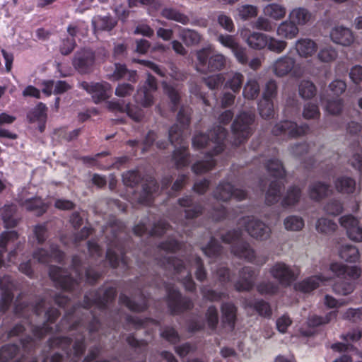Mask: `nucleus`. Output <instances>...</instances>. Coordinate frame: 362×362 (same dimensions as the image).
Here are the masks:
<instances>
[{"label": "nucleus", "instance_id": "1", "mask_svg": "<svg viewBox=\"0 0 362 362\" xmlns=\"http://www.w3.org/2000/svg\"><path fill=\"white\" fill-rule=\"evenodd\" d=\"M226 137V129L217 125L211 129L208 134H196L192 139V146L196 149L207 148L206 160L194 163L192 170L195 174H202L210 170L214 165L215 161L212 157L222 152L224 149V141Z\"/></svg>", "mask_w": 362, "mask_h": 362}, {"label": "nucleus", "instance_id": "2", "mask_svg": "<svg viewBox=\"0 0 362 362\" xmlns=\"http://www.w3.org/2000/svg\"><path fill=\"white\" fill-rule=\"evenodd\" d=\"M72 270L76 277L67 270L62 269L61 267L52 266L49 268V274L50 279L55 284V286L65 291H73L78 286V280L85 279L88 284H94L100 274L92 268L86 267L81 259L75 255L72 258Z\"/></svg>", "mask_w": 362, "mask_h": 362}, {"label": "nucleus", "instance_id": "3", "mask_svg": "<svg viewBox=\"0 0 362 362\" xmlns=\"http://www.w3.org/2000/svg\"><path fill=\"white\" fill-rule=\"evenodd\" d=\"M190 111L187 107H181L177 114V121L180 124H175L169 130V141L175 146H180L174 151L173 160L177 168L185 167L189 164L188 153L184 144V129L189 123Z\"/></svg>", "mask_w": 362, "mask_h": 362}, {"label": "nucleus", "instance_id": "4", "mask_svg": "<svg viewBox=\"0 0 362 362\" xmlns=\"http://www.w3.org/2000/svg\"><path fill=\"white\" fill-rule=\"evenodd\" d=\"M196 69L200 73L218 71L226 65V57L215 52L211 47L200 49L196 52Z\"/></svg>", "mask_w": 362, "mask_h": 362}, {"label": "nucleus", "instance_id": "5", "mask_svg": "<svg viewBox=\"0 0 362 362\" xmlns=\"http://www.w3.org/2000/svg\"><path fill=\"white\" fill-rule=\"evenodd\" d=\"M243 232L240 228L230 230L221 235L222 241L225 243H233L231 252L236 257L249 262H255L256 255L255 250L247 241L240 240Z\"/></svg>", "mask_w": 362, "mask_h": 362}, {"label": "nucleus", "instance_id": "6", "mask_svg": "<svg viewBox=\"0 0 362 362\" xmlns=\"http://www.w3.org/2000/svg\"><path fill=\"white\" fill-rule=\"evenodd\" d=\"M165 268L173 269L175 274H177V277L182 284L185 287L186 291L192 292L195 288V283L192 279L191 272L188 267L182 260L174 258L172 256L164 257L162 263Z\"/></svg>", "mask_w": 362, "mask_h": 362}, {"label": "nucleus", "instance_id": "7", "mask_svg": "<svg viewBox=\"0 0 362 362\" xmlns=\"http://www.w3.org/2000/svg\"><path fill=\"white\" fill-rule=\"evenodd\" d=\"M239 225L244 227L247 233L257 241H266L271 237V228L262 221L255 217H243L240 219Z\"/></svg>", "mask_w": 362, "mask_h": 362}, {"label": "nucleus", "instance_id": "8", "mask_svg": "<svg viewBox=\"0 0 362 362\" xmlns=\"http://www.w3.org/2000/svg\"><path fill=\"white\" fill-rule=\"evenodd\" d=\"M255 119L252 112H242L234 120L232 132L234 136L233 144L238 146L244 142L252 134L251 124Z\"/></svg>", "mask_w": 362, "mask_h": 362}, {"label": "nucleus", "instance_id": "9", "mask_svg": "<svg viewBox=\"0 0 362 362\" xmlns=\"http://www.w3.org/2000/svg\"><path fill=\"white\" fill-rule=\"evenodd\" d=\"M308 130L309 127L306 124L298 125L294 122L284 120L276 124L272 132L275 136L296 138L306 134Z\"/></svg>", "mask_w": 362, "mask_h": 362}, {"label": "nucleus", "instance_id": "10", "mask_svg": "<svg viewBox=\"0 0 362 362\" xmlns=\"http://www.w3.org/2000/svg\"><path fill=\"white\" fill-rule=\"evenodd\" d=\"M272 277L283 286L287 287L296 280L298 273L286 264L279 262L275 263L269 271Z\"/></svg>", "mask_w": 362, "mask_h": 362}, {"label": "nucleus", "instance_id": "11", "mask_svg": "<svg viewBox=\"0 0 362 362\" xmlns=\"http://www.w3.org/2000/svg\"><path fill=\"white\" fill-rule=\"evenodd\" d=\"M95 53L90 49L77 51L73 59V66L81 74L90 72L95 64Z\"/></svg>", "mask_w": 362, "mask_h": 362}, {"label": "nucleus", "instance_id": "12", "mask_svg": "<svg viewBox=\"0 0 362 362\" xmlns=\"http://www.w3.org/2000/svg\"><path fill=\"white\" fill-rule=\"evenodd\" d=\"M247 194L245 191L240 189H235L233 186L228 182H221L213 192L214 199L228 202L231 198H235L241 201L246 198Z\"/></svg>", "mask_w": 362, "mask_h": 362}, {"label": "nucleus", "instance_id": "13", "mask_svg": "<svg viewBox=\"0 0 362 362\" xmlns=\"http://www.w3.org/2000/svg\"><path fill=\"white\" fill-rule=\"evenodd\" d=\"M339 223L346 232L348 238L356 243L362 242V226L358 218L349 214L341 216Z\"/></svg>", "mask_w": 362, "mask_h": 362}, {"label": "nucleus", "instance_id": "14", "mask_svg": "<svg viewBox=\"0 0 362 362\" xmlns=\"http://www.w3.org/2000/svg\"><path fill=\"white\" fill-rule=\"evenodd\" d=\"M80 86L88 93L92 94L95 103L108 98L111 94V86L108 83H88L83 81Z\"/></svg>", "mask_w": 362, "mask_h": 362}, {"label": "nucleus", "instance_id": "15", "mask_svg": "<svg viewBox=\"0 0 362 362\" xmlns=\"http://www.w3.org/2000/svg\"><path fill=\"white\" fill-rule=\"evenodd\" d=\"M18 233L14 230L4 232L0 235V268L2 267H8V263L14 262L15 257L17 255V249L11 251L8 255V259L6 262L4 259V253L6 250V245L10 242H13L18 239Z\"/></svg>", "mask_w": 362, "mask_h": 362}, {"label": "nucleus", "instance_id": "16", "mask_svg": "<svg viewBox=\"0 0 362 362\" xmlns=\"http://www.w3.org/2000/svg\"><path fill=\"white\" fill-rule=\"evenodd\" d=\"M179 205L185 209L181 212L179 218H175L176 220L180 221L182 224L185 225L184 218L187 220L192 219L199 216L203 211V208L200 204L192 206V199L191 197L186 196L178 199Z\"/></svg>", "mask_w": 362, "mask_h": 362}, {"label": "nucleus", "instance_id": "17", "mask_svg": "<svg viewBox=\"0 0 362 362\" xmlns=\"http://www.w3.org/2000/svg\"><path fill=\"white\" fill-rule=\"evenodd\" d=\"M55 344L60 346L62 349L66 351V354L70 357L71 354H73V358L71 361L73 362H76L85 350V346L83 344V339H77L74 344L73 345V349L71 350V353L67 351V349L70 346L71 344V339L70 338L63 337H58L55 339L54 342Z\"/></svg>", "mask_w": 362, "mask_h": 362}, {"label": "nucleus", "instance_id": "18", "mask_svg": "<svg viewBox=\"0 0 362 362\" xmlns=\"http://www.w3.org/2000/svg\"><path fill=\"white\" fill-rule=\"evenodd\" d=\"M255 271L252 267H244L239 272V279L234 286L238 292H248L254 285Z\"/></svg>", "mask_w": 362, "mask_h": 362}, {"label": "nucleus", "instance_id": "19", "mask_svg": "<svg viewBox=\"0 0 362 362\" xmlns=\"http://www.w3.org/2000/svg\"><path fill=\"white\" fill-rule=\"evenodd\" d=\"M107 107L111 110L126 112L128 116L136 122H140L144 116V112L141 108L131 103H127L124 107L118 101H109L107 103Z\"/></svg>", "mask_w": 362, "mask_h": 362}, {"label": "nucleus", "instance_id": "20", "mask_svg": "<svg viewBox=\"0 0 362 362\" xmlns=\"http://www.w3.org/2000/svg\"><path fill=\"white\" fill-rule=\"evenodd\" d=\"M49 250V252L42 248L37 249L33 253V258L40 263H48L52 259L59 262L63 259L64 255L57 245L51 244Z\"/></svg>", "mask_w": 362, "mask_h": 362}, {"label": "nucleus", "instance_id": "21", "mask_svg": "<svg viewBox=\"0 0 362 362\" xmlns=\"http://www.w3.org/2000/svg\"><path fill=\"white\" fill-rule=\"evenodd\" d=\"M158 189L156 181L153 178L150 177L142 185L141 192L139 195L135 194V197L139 203L149 204L153 200L154 194L158 191Z\"/></svg>", "mask_w": 362, "mask_h": 362}, {"label": "nucleus", "instance_id": "22", "mask_svg": "<svg viewBox=\"0 0 362 362\" xmlns=\"http://www.w3.org/2000/svg\"><path fill=\"white\" fill-rule=\"evenodd\" d=\"M329 279V278L322 275L313 276L296 284L295 290L298 292L310 293L321 285H323Z\"/></svg>", "mask_w": 362, "mask_h": 362}, {"label": "nucleus", "instance_id": "23", "mask_svg": "<svg viewBox=\"0 0 362 362\" xmlns=\"http://www.w3.org/2000/svg\"><path fill=\"white\" fill-rule=\"evenodd\" d=\"M330 37L334 42L343 46H349L354 40L352 31L344 26L334 28L330 33Z\"/></svg>", "mask_w": 362, "mask_h": 362}, {"label": "nucleus", "instance_id": "24", "mask_svg": "<svg viewBox=\"0 0 362 362\" xmlns=\"http://www.w3.org/2000/svg\"><path fill=\"white\" fill-rule=\"evenodd\" d=\"M296 61L294 58L284 55L279 57L274 62L272 69L276 76H284L293 70Z\"/></svg>", "mask_w": 362, "mask_h": 362}, {"label": "nucleus", "instance_id": "25", "mask_svg": "<svg viewBox=\"0 0 362 362\" xmlns=\"http://www.w3.org/2000/svg\"><path fill=\"white\" fill-rule=\"evenodd\" d=\"M330 269L337 276H341L348 280H355L361 275V269L356 266L347 267L341 264L334 263L331 264Z\"/></svg>", "mask_w": 362, "mask_h": 362}, {"label": "nucleus", "instance_id": "26", "mask_svg": "<svg viewBox=\"0 0 362 362\" xmlns=\"http://www.w3.org/2000/svg\"><path fill=\"white\" fill-rule=\"evenodd\" d=\"M167 303L173 314H177L192 307L191 300L183 296H168Z\"/></svg>", "mask_w": 362, "mask_h": 362}, {"label": "nucleus", "instance_id": "27", "mask_svg": "<svg viewBox=\"0 0 362 362\" xmlns=\"http://www.w3.org/2000/svg\"><path fill=\"white\" fill-rule=\"evenodd\" d=\"M119 301L129 310L141 312L147 308V300L145 296H120Z\"/></svg>", "mask_w": 362, "mask_h": 362}, {"label": "nucleus", "instance_id": "28", "mask_svg": "<svg viewBox=\"0 0 362 362\" xmlns=\"http://www.w3.org/2000/svg\"><path fill=\"white\" fill-rule=\"evenodd\" d=\"M169 228V224L165 221H160L153 227L148 230L144 223H141L134 228V233L137 235H142L146 233L151 235H161L165 233Z\"/></svg>", "mask_w": 362, "mask_h": 362}, {"label": "nucleus", "instance_id": "29", "mask_svg": "<svg viewBox=\"0 0 362 362\" xmlns=\"http://www.w3.org/2000/svg\"><path fill=\"white\" fill-rule=\"evenodd\" d=\"M337 191L341 194H354L356 191V183L354 178L348 176H340L334 181Z\"/></svg>", "mask_w": 362, "mask_h": 362}, {"label": "nucleus", "instance_id": "30", "mask_svg": "<svg viewBox=\"0 0 362 362\" xmlns=\"http://www.w3.org/2000/svg\"><path fill=\"white\" fill-rule=\"evenodd\" d=\"M222 322L233 329L236 321L237 308L230 302L223 303L221 307Z\"/></svg>", "mask_w": 362, "mask_h": 362}, {"label": "nucleus", "instance_id": "31", "mask_svg": "<svg viewBox=\"0 0 362 362\" xmlns=\"http://www.w3.org/2000/svg\"><path fill=\"white\" fill-rule=\"evenodd\" d=\"M296 48L300 57H308L316 52L317 45L313 40L308 38H303L296 42Z\"/></svg>", "mask_w": 362, "mask_h": 362}, {"label": "nucleus", "instance_id": "32", "mask_svg": "<svg viewBox=\"0 0 362 362\" xmlns=\"http://www.w3.org/2000/svg\"><path fill=\"white\" fill-rule=\"evenodd\" d=\"M330 192L329 185L322 182H315L309 187V196L310 199L316 201L327 197Z\"/></svg>", "mask_w": 362, "mask_h": 362}, {"label": "nucleus", "instance_id": "33", "mask_svg": "<svg viewBox=\"0 0 362 362\" xmlns=\"http://www.w3.org/2000/svg\"><path fill=\"white\" fill-rule=\"evenodd\" d=\"M20 204L25 208L27 211H33L37 216H40L47 210L46 205L39 197L32 199H21Z\"/></svg>", "mask_w": 362, "mask_h": 362}, {"label": "nucleus", "instance_id": "34", "mask_svg": "<svg viewBox=\"0 0 362 362\" xmlns=\"http://www.w3.org/2000/svg\"><path fill=\"white\" fill-rule=\"evenodd\" d=\"M134 102L143 107H148L153 104V96L147 88L146 86H141L138 88L136 94L134 95Z\"/></svg>", "mask_w": 362, "mask_h": 362}, {"label": "nucleus", "instance_id": "35", "mask_svg": "<svg viewBox=\"0 0 362 362\" xmlns=\"http://www.w3.org/2000/svg\"><path fill=\"white\" fill-rule=\"evenodd\" d=\"M298 32V27L291 21L282 22L276 30V33L279 37L288 40L296 37Z\"/></svg>", "mask_w": 362, "mask_h": 362}, {"label": "nucleus", "instance_id": "36", "mask_svg": "<svg viewBox=\"0 0 362 362\" xmlns=\"http://www.w3.org/2000/svg\"><path fill=\"white\" fill-rule=\"evenodd\" d=\"M245 77L243 74L238 71L230 72L226 78L225 88L230 89L234 93L240 90Z\"/></svg>", "mask_w": 362, "mask_h": 362}, {"label": "nucleus", "instance_id": "37", "mask_svg": "<svg viewBox=\"0 0 362 362\" xmlns=\"http://www.w3.org/2000/svg\"><path fill=\"white\" fill-rule=\"evenodd\" d=\"M301 197V189L296 186L289 187L281 200V206L284 208L295 206Z\"/></svg>", "mask_w": 362, "mask_h": 362}, {"label": "nucleus", "instance_id": "38", "mask_svg": "<svg viewBox=\"0 0 362 362\" xmlns=\"http://www.w3.org/2000/svg\"><path fill=\"white\" fill-rule=\"evenodd\" d=\"M116 241H113L109 245L107 250L106 258L108 259L111 267H117L119 264H122L124 266L127 264L126 259L123 255V253L120 249H117L118 252L114 250L113 246L116 245Z\"/></svg>", "mask_w": 362, "mask_h": 362}, {"label": "nucleus", "instance_id": "39", "mask_svg": "<svg viewBox=\"0 0 362 362\" xmlns=\"http://www.w3.org/2000/svg\"><path fill=\"white\" fill-rule=\"evenodd\" d=\"M283 187V182L279 180H274L270 183L265 197L266 203L268 205L274 204L279 201Z\"/></svg>", "mask_w": 362, "mask_h": 362}, {"label": "nucleus", "instance_id": "40", "mask_svg": "<svg viewBox=\"0 0 362 362\" xmlns=\"http://www.w3.org/2000/svg\"><path fill=\"white\" fill-rule=\"evenodd\" d=\"M16 206L13 204H6L1 209V215L6 228H13L18 223L15 217Z\"/></svg>", "mask_w": 362, "mask_h": 362}, {"label": "nucleus", "instance_id": "41", "mask_svg": "<svg viewBox=\"0 0 362 362\" xmlns=\"http://www.w3.org/2000/svg\"><path fill=\"white\" fill-rule=\"evenodd\" d=\"M340 257L349 262H356L360 258L358 249L352 245L346 244L341 245L339 250Z\"/></svg>", "mask_w": 362, "mask_h": 362}, {"label": "nucleus", "instance_id": "42", "mask_svg": "<svg viewBox=\"0 0 362 362\" xmlns=\"http://www.w3.org/2000/svg\"><path fill=\"white\" fill-rule=\"evenodd\" d=\"M180 38L187 46L197 45L202 40V35L194 30L182 28L179 33Z\"/></svg>", "mask_w": 362, "mask_h": 362}, {"label": "nucleus", "instance_id": "43", "mask_svg": "<svg viewBox=\"0 0 362 362\" xmlns=\"http://www.w3.org/2000/svg\"><path fill=\"white\" fill-rule=\"evenodd\" d=\"M267 35L253 32L246 38L248 46L255 49H262L267 46Z\"/></svg>", "mask_w": 362, "mask_h": 362}, {"label": "nucleus", "instance_id": "44", "mask_svg": "<svg viewBox=\"0 0 362 362\" xmlns=\"http://www.w3.org/2000/svg\"><path fill=\"white\" fill-rule=\"evenodd\" d=\"M161 16L166 19L175 21L182 25H187L189 18L184 13L173 8H164L161 11Z\"/></svg>", "mask_w": 362, "mask_h": 362}, {"label": "nucleus", "instance_id": "45", "mask_svg": "<svg viewBox=\"0 0 362 362\" xmlns=\"http://www.w3.org/2000/svg\"><path fill=\"white\" fill-rule=\"evenodd\" d=\"M95 30H111L117 24V21L110 16H97L92 20Z\"/></svg>", "mask_w": 362, "mask_h": 362}, {"label": "nucleus", "instance_id": "46", "mask_svg": "<svg viewBox=\"0 0 362 362\" xmlns=\"http://www.w3.org/2000/svg\"><path fill=\"white\" fill-rule=\"evenodd\" d=\"M265 167L271 175L276 177H283L285 170L281 162L275 158L268 159L265 163Z\"/></svg>", "mask_w": 362, "mask_h": 362}, {"label": "nucleus", "instance_id": "47", "mask_svg": "<svg viewBox=\"0 0 362 362\" xmlns=\"http://www.w3.org/2000/svg\"><path fill=\"white\" fill-rule=\"evenodd\" d=\"M264 13L274 20H280L286 16V9L282 5L270 4L264 8Z\"/></svg>", "mask_w": 362, "mask_h": 362}, {"label": "nucleus", "instance_id": "48", "mask_svg": "<svg viewBox=\"0 0 362 362\" xmlns=\"http://www.w3.org/2000/svg\"><path fill=\"white\" fill-rule=\"evenodd\" d=\"M289 17L294 24L304 25L309 21L311 14L303 8H298L290 13Z\"/></svg>", "mask_w": 362, "mask_h": 362}, {"label": "nucleus", "instance_id": "49", "mask_svg": "<svg viewBox=\"0 0 362 362\" xmlns=\"http://www.w3.org/2000/svg\"><path fill=\"white\" fill-rule=\"evenodd\" d=\"M259 93V86L255 78H248L243 91V96L250 100L255 99Z\"/></svg>", "mask_w": 362, "mask_h": 362}, {"label": "nucleus", "instance_id": "50", "mask_svg": "<svg viewBox=\"0 0 362 362\" xmlns=\"http://www.w3.org/2000/svg\"><path fill=\"white\" fill-rule=\"evenodd\" d=\"M246 305L255 310L262 317H269L272 315L270 305L263 300L249 302Z\"/></svg>", "mask_w": 362, "mask_h": 362}, {"label": "nucleus", "instance_id": "51", "mask_svg": "<svg viewBox=\"0 0 362 362\" xmlns=\"http://www.w3.org/2000/svg\"><path fill=\"white\" fill-rule=\"evenodd\" d=\"M315 228L317 232L327 235L334 233L337 225L330 219L320 218L317 221Z\"/></svg>", "mask_w": 362, "mask_h": 362}, {"label": "nucleus", "instance_id": "52", "mask_svg": "<svg viewBox=\"0 0 362 362\" xmlns=\"http://www.w3.org/2000/svg\"><path fill=\"white\" fill-rule=\"evenodd\" d=\"M236 11L239 18L243 21H247L256 17L258 13L257 7L253 5L244 4L237 7Z\"/></svg>", "mask_w": 362, "mask_h": 362}, {"label": "nucleus", "instance_id": "53", "mask_svg": "<svg viewBox=\"0 0 362 362\" xmlns=\"http://www.w3.org/2000/svg\"><path fill=\"white\" fill-rule=\"evenodd\" d=\"M298 93L303 98L310 99L316 94L315 86L310 81L303 80L299 83Z\"/></svg>", "mask_w": 362, "mask_h": 362}, {"label": "nucleus", "instance_id": "54", "mask_svg": "<svg viewBox=\"0 0 362 362\" xmlns=\"http://www.w3.org/2000/svg\"><path fill=\"white\" fill-rule=\"evenodd\" d=\"M191 267L195 268L196 278L199 281H203L206 277V272L203 267V263L199 257L192 255L188 260Z\"/></svg>", "mask_w": 362, "mask_h": 362}, {"label": "nucleus", "instance_id": "55", "mask_svg": "<svg viewBox=\"0 0 362 362\" xmlns=\"http://www.w3.org/2000/svg\"><path fill=\"white\" fill-rule=\"evenodd\" d=\"M47 107L45 105L40 103L28 115V118L30 122L39 121L45 122L47 117Z\"/></svg>", "mask_w": 362, "mask_h": 362}, {"label": "nucleus", "instance_id": "56", "mask_svg": "<svg viewBox=\"0 0 362 362\" xmlns=\"http://www.w3.org/2000/svg\"><path fill=\"white\" fill-rule=\"evenodd\" d=\"M284 225L287 230L298 231L304 226V221L298 216H289L284 221Z\"/></svg>", "mask_w": 362, "mask_h": 362}, {"label": "nucleus", "instance_id": "57", "mask_svg": "<svg viewBox=\"0 0 362 362\" xmlns=\"http://www.w3.org/2000/svg\"><path fill=\"white\" fill-rule=\"evenodd\" d=\"M337 52L330 45L321 48L317 54L318 59L324 63H329L335 60L337 57Z\"/></svg>", "mask_w": 362, "mask_h": 362}, {"label": "nucleus", "instance_id": "58", "mask_svg": "<svg viewBox=\"0 0 362 362\" xmlns=\"http://www.w3.org/2000/svg\"><path fill=\"white\" fill-rule=\"evenodd\" d=\"M259 115L264 119L272 118L274 115V105L272 100L262 99L258 105Z\"/></svg>", "mask_w": 362, "mask_h": 362}, {"label": "nucleus", "instance_id": "59", "mask_svg": "<svg viewBox=\"0 0 362 362\" xmlns=\"http://www.w3.org/2000/svg\"><path fill=\"white\" fill-rule=\"evenodd\" d=\"M269 50L276 54L281 53L287 47V42L284 40H278L274 37L267 35V46Z\"/></svg>", "mask_w": 362, "mask_h": 362}, {"label": "nucleus", "instance_id": "60", "mask_svg": "<svg viewBox=\"0 0 362 362\" xmlns=\"http://www.w3.org/2000/svg\"><path fill=\"white\" fill-rule=\"evenodd\" d=\"M279 284L269 280L262 281L257 285V291L260 294H275L279 291Z\"/></svg>", "mask_w": 362, "mask_h": 362}, {"label": "nucleus", "instance_id": "61", "mask_svg": "<svg viewBox=\"0 0 362 362\" xmlns=\"http://www.w3.org/2000/svg\"><path fill=\"white\" fill-rule=\"evenodd\" d=\"M217 22L218 25L228 33L235 31V25L230 16L223 12H218L217 14Z\"/></svg>", "mask_w": 362, "mask_h": 362}, {"label": "nucleus", "instance_id": "62", "mask_svg": "<svg viewBox=\"0 0 362 362\" xmlns=\"http://www.w3.org/2000/svg\"><path fill=\"white\" fill-rule=\"evenodd\" d=\"M141 180V175L136 170H129L122 174L123 183L130 187H135Z\"/></svg>", "mask_w": 362, "mask_h": 362}, {"label": "nucleus", "instance_id": "63", "mask_svg": "<svg viewBox=\"0 0 362 362\" xmlns=\"http://www.w3.org/2000/svg\"><path fill=\"white\" fill-rule=\"evenodd\" d=\"M343 106V100L341 98H335L327 100L325 108L330 115H337L341 112Z\"/></svg>", "mask_w": 362, "mask_h": 362}, {"label": "nucleus", "instance_id": "64", "mask_svg": "<svg viewBox=\"0 0 362 362\" xmlns=\"http://www.w3.org/2000/svg\"><path fill=\"white\" fill-rule=\"evenodd\" d=\"M320 112L318 106L313 103H307L303 107V117L305 119H317Z\"/></svg>", "mask_w": 362, "mask_h": 362}]
</instances>
